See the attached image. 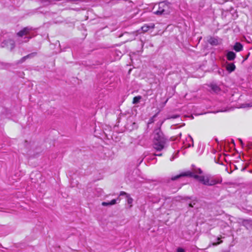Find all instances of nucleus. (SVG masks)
<instances>
[{"label":"nucleus","instance_id":"obj_15","mask_svg":"<svg viewBox=\"0 0 252 252\" xmlns=\"http://www.w3.org/2000/svg\"><path fill=\"white\" fill-rule=\"evenodd\" d=\"M120 196H122V195H125L126 197H127V195H129V194H128L127 193L124 192V191H121L120 192Z\"/></svg>","mask_w":252,"mask_h":252},{"label":"nucleus","instance_id":"obj_7","mask_svg":"<svg viewBox=\"0 0 252 252\" xmlns=\"http://www.w3.org/2000/svg\"><path fill=\"white\" fill-rule=\"evenodd\" d=\"M226 58L229 61H233L236 58V54L232 51H229L226 54Z\"/></svg>","mask_w":252,"mask_h":252},{"label":"nucleus","instance_id":"obj_4","mask_svg":"<svg viewBox=\"0 0 252 252\" xmlns=\"http://www.w3.org/2000/svg\"><path fill=\"white\" fill-rule=\"evenodd\" d=\"M31 32V28L27 27L20 31L19 32H18L17 35L21 37H22L23 36H25V40L23 41V42H27L29 40L30 38L32 37Z\"/></svg>","mask_w":252,"mask_h":252},{"label":"nucleus","instance_id":"obj_14","mask_svg":"<svg viewBox=\"0 0 252 252\" xmlns=\"http://www.w3.org/2000/svg\"><path fill=\"white\" fill-rule=\"evenodd\" d=\"M119 200L120 201V199L118 198L117 199H112L110 202H109L110 205H113L117 203V201Z\"/></svg>","mask_w":252,"mask_h":252},{"label":"nucleus","instance_id":"obj_23","mask_svg":"<svg viewBox=\"0 0 252 252\" xmlns=\"http://www.w3.org/2000/svg\"><path fill=\"white\" fill-rule=\"evenodd\" d=\"M239 141H240L241 145H243V142H242V140L240 139Z\"/></svg>","mask_w":252,"mask_h":252},{"label":"nucleus","instance_id":"obj_12","mask_svg":"<svg viewBox=\"0 0 252 252\" xmlns=\"http://www.w3.org/2000/svg\"><path fill=\"white\" fill-rule=\"evenodd\" d=\"M142 97L141 96H135L133 98V104H137L138 103L140 100L141 99Z\"/></svg>","mask_w":252,"mask_h":252},{"label":"nucleus","instance_id":"obj_13","mask_svg":"<svg viewBox=\"0 0 252 252\" xmlns=\"http://www.w3.org/2000/svg\"><path fill=\"white\" fill-rule=\"evenodd\" d=\"M126 198H127V204L130 205V207H131L132 206V204L133 202V199L130 197L129 195H127Z\"/></svg>","mask_w":252,"mask_h":252},{"label":"nucleus","instance_id":"obj_8","mask_svg":"<svg viewBox=\"0 0 252 252\" xmlns=\"http://www.w3.org/2000/svg\"><path fill=\"white\" fill-rule=\"evenodd\" d=\"M243 46L240 42H236L233 47V49L236 52H240L243 50Z\"/></svg>","mask_w":252,"mask_h":252},{"label":"nucleus","instance_id":"obj_2","mask_svg":"<svg viewBox=\"0 0 252 252\" xmlns=\"http://www.w3.org/2000/svg\"><path fill=\"white\" fill-rule=\"evenodd\" d=\"M154 147L156 150L160 151L164 148L166 140L163 136L157 133L154 136Z\"/></svg>","mask_w":252,"mask_h":252},{"label":"nucleus","instance_id":"obj_6","mask_svg":"<svg viewBox=\"0 0 252 252\" xmlns=\"http://www.w3.org/2000/svg\"><path fill=\"white\" fill-rule=\"evenodd\" d=\"M155 27V25L153 23H151L149 25H144L141 28V30L143 32H147L150 29H153Z\"/></svg>","mask_w":252,"mask_h":252},{"label":"nucleus","instance_id":"obj_11","mask_svg":"<svg viewBox=\"0 0 252 252\" xmlns=\"http://www.w3.org/2000/svg\"><path fill=\"white\" fill-rule=\"evenodd\" d=\"M187 141L189 142V143L188 144V147H189L193 146V139L190 135L188 136V138H187Z\"/></svg>","mask_w":252,"mask_h":252},{"label":"nucleus","instance_id":"obj_22","mask_svg":"<svg viewBox=\"0 0 252 252\" xmlns=\"http://www.w3.org/2000/svg\"><path fill=\"white\" fill-rule=\"evenodd\" d=\"M220 242H218V243H216V244H214V245H218V244H220Z\"/></svg>","mask_w":252,"mask_h":252},{"label":"nucleus","instance_id":"obj_18","mask_svg":"<svg viewBox=\"0 0 252 252\" xmlns=\"http://www.w3.org/2000/svg\"><path fill=\"white\" fill-rule=\"evenodd\" d=\"M179 117L178 115H174L173 116H171L170 118H171V119H176L177 118H178Z\"/></svg>","mask_w":252,"mask_h":252},{"label":"nucleus","instance_id":"obj_19","mask_svg":"<svg viewBox=\"0 0 252 252\" xmlns=\"http://www.w3.org/2000/svg\"><path fill=\"white\" fill-rule=\"evenodd\" d=\"M176 157V156H172V158H170V160L172 161Z\"/></svg>","mask_w":252,"mask_h":252},{"label":"nucleus","instance_id":"obj_3","mask_svg":"<svg viewBox=\"0 0 252 252\" xmlns=\"http://www.w3.org/2000/svg\"><path fill=\"white\" fill-rule=\"evenodd\" d=\"M158 6V9L154 12L157 15L165 14L170 12L169 5L165 1L159 2Z\"/></svg>","mask_w":252,"mask_h":252},{"label":"nucleus","instance_id":"obj_1","mask_svg":"<svg viewBox=\"0 0 252 252\" xmlns=\"http://www.w3.org/2000/svg\"><path fill=\"white\" fill-rule=\"evenodd\" d=\"M202 173V170L200 169H198L194 171V172L190 171H187L184 173H182L179 175L172 176L171 180L174 181L181 177L183 176H190L197 179L201 183L206 186H213L217 184L221 183V180L219 178H217L209 175H198L197 174H201Z\"/></svg>","mask_w":252,"mask_h":252},{"label":"nucleus","instance_id":"obj_10","mask_svg":"<svg viewBox=\"0 0 252 252\" xmlns=\"http://www.w3.org/2000/svg\"><path fill=\"white\" fill-rule=\"evenodd\" d=\"M209 42L211 44V45H217L219 44L220 43V41L219 40V39L217 38H215V37H212L209 40Z\"/></svg>","mask_w":252,"mask_h":252},{"label":"nucleus","instance_id":"obj_9","mask_svg":"<svg viewBox=\"0 0 252 252\" xmlns=\"http://www.w3.org/2000/svg\"><path fill=\"white\" fill-rule=\"evenodd\" d=\"M226 68L228 71L231 72L235 69V65L233 63H229L227 64Z\"/></svg>","mask_w":252,"mask_h":252},{"label":"nucleus","instance_id":"obj_5","mask_svg":"<svg viewBox=\"0 0 252 252\" xmlns=\"http://www.w3.org/2000/svg\"><path fill=\"white\" fill-rule=\"evenodd\" d=\"M1 46L2 47H7L8 49L12 50L15 47L14 42L11 39L5 40L2 43Z\"/></svg>","mask_w":252,"mask_h":252},{"label":"nucleus","instance_id":"obj_16","mask_svg":"<svg viewBox=\"0 0 252 252\" xmlns=\"http://www.w3.org/2000/svg\"><path fill=\"white\" fill-rule=\"evenodd\" d=\"M102 205L103 206H106L110 205L109 202H103L102 203Z\"/></svg>","mask_w":252,"mask_h":252},{"label":"nucleus","instance_id":"obj_20","mask_svg":"<svg viewBox=\"0 0 252 252\" xmlns=\"http://www.w3.org/2000/svg\"><path fill=\"white\" fill-rule=\"evenodd\" d=\"M42 0L44 2H46V1H50L51 0Z\"/></svg>","mask_w":252,"mask_h":252},{"label":"nucleus","instance_id":"obj_25","mask_svg":"<svg viewBox=\"0 0 252 252\" xmlns=\"http://www.w3.org/2000/svg\"><path fill=\"white\" fill-rule=\"evenodd\" d=\"M27 57H28V56H27V57H24L23 58V59L25 60V59H26V58H27Z\"/></svg>","mask_w":252,"mask_h":252},{"label":"nucleus","instance_id":"obj_21","mask_svg":"<svg viewBox=\"0 0 252 252\" xmlns=\"http://www.w3.org/2000/svg\"><path fill=\"white\" fill-rule=\"evenodd\" d=\"M155 156H161V154H155Z\"/></svg>","mask_w":252,"mask_h":252},{"label":"nucleus","instance_id":"obj_17","mask_svg":"<svg viewBox=\"0 0 252 252\" xmlns=\"http://www.w3.org/2000/svg\"><path fill=\"white\" fill-rule=\"evenodd\" d=\"M177 252H185V250L181 248H179L177 249Z\"/></svg>","mask_w":252,"mask_h":252},{"label":"nucleus","instance_id":"obj_24","mask_svg":"<svg viewBox=\"0 0 252 252\" xmlns=\"http://www.w3.org/2000/svg\"><path fill=\"white\" fill-rule=\"evenodd\" d=\"M189 206L191 207H192L193 205L191 204H189Z\"/></svg>","mask_w":252,"mask_h":252}]
</instances>
